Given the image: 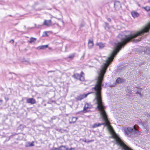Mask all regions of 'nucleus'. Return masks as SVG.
I'll return each mask as SVG.
<instances>
[{
    "instance_id": "nucleus-26",
    "label": "nucleus",
    "mask_w": 150,
    "mask_h": 150,
    "mask_svg": "<svg viewBox=\"0 0 150 150\" xmlns=\"http://www.w3.org/2000/svg\"><path fill=\"white\" fill-rule=\"evenodd\" d=\"M2 101L1 100H0V105H1L2 103Z\"/></svg>"
},
{
    "instance_id": "nucleus-27",
    "label": "nucleus",
    "mask_w": 150,
    "mask_h": 150,
    "mask_svg": "<svg viewBox=\"0 0 150 150\" xmlns=\"http://www.w3.org/2000/svg\"><path fill=\"white\" fill-rule=\"evenodd\" d=\"M108 21H110V22L111 21V19L110 18H108Z\"/></svg>"
},
{
    "instance_id": "nucleus-8",
    "label": "nucleus",
    "mask_w": 150,
    "mask_h": 150,
    "mask_svg": "<svg viewBox=\"0 0 150 150\" xmlns=\"http://www.w3.org/2000/svg\"><path fill=\"white\" fill-rule=\"evenodd\" d=\"M93 40L92 39H90L88 42V46L89 48L91 49L93 47Z\"/></svg>"
},
{
    "instance_id": "nucleus-9",
    "label": "nucleus",
    "mask_w": 150,
    "mask_h": 150,
    "mask_svg": "<svg viewBox=\"0 0 150 150\" xmlns=\"http://www.w3.org/2000/svg\"><path fill=\"white\" fill-rule=\"evenodd\" d=\"M114 6L116 8H118L121 7V4L118 1H116L115 2Z\"/></svg>"
},
{
    "instance_id": "nucleus-7",
    "label": "nucleus",
    "mask_w": 150,
    "mask_h": 150,
    "mask_svg": "<svg viewBox=\"0 0 150 150\" xmlns=\"http://www.w3.org/2000/svg\"><path fill=\"white\" fill-rule=\"evenodd\" d=\"M26 101L28 103H30L32 104H34L36 103L35 100L33 98H28L27 99Z\"/></svg>"
},
{
    "instance_id": "nucleus-10",
    "label": "nucleus",
    "mask_w": 150,
    "mask_h": 150,
    "mask_svg": "<svg viewBox=\"0 0 150 150\" xmlns=\"http://www.w3.org/2000/svg\"><path fill=\"white\" fill-rule=\"evenodd\" d=\"M131 13L132 17L134 18L137 17L139 16V13L135 11H132Z\"/></svg>"
},
{
    "instance_id": "nucleus-11",
    "label": "nucleus",
    "mask_w": 150,
    "mask_h": 150,
    "mask_svg": "<svg viewBox=\"0 0 150 150\" xmlns=\"http://www.w3.org/2000/svg\"><path fill=\"white\" fill-rule=\"evenodd\" d=\"M104 123H98V124L96 123L94 124L93 126H92V127L93 128H95L97 127H98V126H99L101 125H103L104 124Z\"/></svg>"
},
{
    "instance_id": "nucleus-28",
    "label": "nucleus",
    "mask_w": 150,
    "mask_h": 150,
    "mask_svg": "<svg viewBox=\"0 0 150 150\" xmlns=\"http://www.w3.org/2000/svg\"><path fill=\"white\" fill-rule=\"evenodd\" d=\"M45 35H46L47 36H48V35H47V32H45Z\"/></svg>"
},
{
    "instance_id": "nucleus-1",
    "label": "nucleus",
    "mask_w": 150,
    "mask_h": 150,
    "mask_svg": "<svg viewBox=\"0 0 150 150\" xmlns=\"http://www.w3.org/2000/svg\"><path fill=\"white\" fill-rule=\"evenodd\" d=\"M125 134L129 135L132 133H137L139 134H140V132H139L137 129V127L135 125L133 127H128L125 128L124 129Z\"/></svg>"
},
{
    "instance_id": "nucleus-5",
    "label": "nucleus",
    "mask_w": 150,
    "mask_h": 150,
    "mask_svg": "<svg viewBox=\"0 0 150 150\" xmlns=\"http://www.w3.org/2000/svg\"><path fill=\"white\" fill-rule=\"evenodd\" d=\"M78 118L76 117H71L69 119V123H75L77 120Z\"/></svg>"
},
{
    "instance_id": "nucleus-15",
    "label": "nucleus",
    "mask_w": 150,
    "mask_h": 150,
    "mask_svg": "<svg viewBox=\"0 0 150 150\" xmlns=\"http://www.w3.org/2000/svg\"><path fill=\"white\" fill-rule=\"evenodd\" d=\"M59 150H68V148L65 146H62L59 147Z\"/></svg>"
},
{
    "instance_id": "nucleus-22",
    "label": "nucleus",
    "mask_w": 150,
    "mask_h": 150,
    "mask_svg": "<svg viewBox=\"0 0 150 150\" xmlns=\"http://www.w3.org/2000/svg\"><path fill=\"white\" fill-rule=\"evenodd\" d=\"M52 150H59V147L58 148H53L52 149Z\"/></svg>"
},
{
    "instance_id": "nucleus-21",
    "label": "nucleus",
    "mask_w": 150,
    "mask_h": 150,
    "mask_svg": "<svg viewBox=\"0 0 150 150\" xmlns=\"http://www.w3.org/2000/svg\"><path fill=\"white\" fill-rule=\"evenodd\" d=\"M74 54H71V55H69V58H72L74 57Z\"/></svg>"
},
{
    "instance_id": "nucleus-16",
    "label": "nucleus",
    "mask_w": 150,
    "mask_h": 150,
    "mask_svg": "<svg viewBox=\"0 0 150 150\" xmlns=\"http://www.w3.org/2000/svg\"><path fill=\"white\" fill-rule=\"evenodd\" d=\"M48 47V45H46L39 46L38 47V48L40 49H44L47 48Z\"/></svg>"
},
{
    "instance_id": "nucleus-18",
    "label": "nucleus",
    "mask_w": 150,
    "mask_h": 150,
    "mask_svg": "<svg viewBox=\"0 0 150 150\" xmlns=\"http://www.w3.org/2000/svg\"><path fill=\"white\" fill-rule=\"evenodd\" d=\"M34 142H32L31 143L29 142L27 143V145L26 146H34Z\"/></svg>"
},
{
    "instance_id": "nucleus-23",
    "label": "nucleus",
    "mask_w": 150,
    "mask_h": 150,
    "mask_svg": "<svg viewBox=\"0 0 150 150\" xmlns=\"http://www.w3.org/2000/svg\"><path fill=\"white\" fill-rule=\"evenodd\" d=\"M93 141H94V140H89V141H87V143H89V142H93Z\"/></svg>"
},
{
    "instance_id": "nucleus-3",
    "label": "nucleus",
    "mask_w": 150,
    "mask_h": 150,
    "mask_svg": "<svg viewBox=\"0 0 150 150\" xmlns=\"http://www.w3.org/2000/svg\"><path fill=\"white\" fill-rule=\"evenodd\" d=\"M92 93L93 92H90L88 93L87 94L81 95L79 96H77V97L76 98V99L77 100H81L82 99L86 98L89 94Z\"/></svg>"
},
{
    "instance_id": "nucleus-25",
    "label": "nucleus",
    "mask_w": 150,
    "mask_h": 150,
    "mask_svg": "<svg viewBox=\"0 0 150 150\" xmlns=\"http://www.w3.org/2000/svg\"><path fill=\"white\" fill-rule=\"evenodd\" d=\"M94 61V62H96L95 61V60L96 61H99V59H93Z\"/></svg>"
},
{
    "instance_id": "nucleus-17",
    "label": "nucleus",
    "mask_w": 150,
    "mask_h": 150,
    "mask_svg": "<svg viewBox=\"0 0 150 150\" xmlns=\"http://www.w3.org/2000/svg\"><path fill=\"white\" fill-rule=\"evenodd\" d=\"M142 8L147 11H150V7L149 6H147L146 7H142Z\"/></svg>"
},
{
    "instance_id": "nucleus-20",
    "label": "nucleus",
    "mask_w": 150,
    "mask_h": 150,
    "mask_svg": "<svg viewBox=\"0 0 150 150\" xmlns=\"http://www.w3.org/2000/svg\"><path fill=\"white\" fill-rule=\"evenodd\" d=\"M105 24H106V26L105 27V30H108L109 29V28L108 27V23H105Z\"/></svg>"
},
{
    "instance_id": "nucleus-13",
    "label": "nucleus",
    "mask_w": 150,
    "mask_h": 150,
    "mask_svg": "<svg viewBox=\"0 0 150 150\" xmlns=\"http://www.w3.org/2000/svg\"><path fill=\"white\" fill-rule=\"evenodd\" d=\"M36 38L32 37L30 38L29 42L30 43H34L36 41Z\"/></svg>"
},
{
    "instance_id": "nucleus-19",
    "label": "nucleus",
    "mask_w": 150,
    "mask_h": 150,
    "mask_svg": "<svg viewBox=\"0 0 150 150\" xmlns=\"http://www.w3.org/2000/svg\"><path fill=\"white\" fill-rule=\"evenodd\" d=\"M142 90V89L139 88L138 90L136 91L137 94L139 95L140 97H142V95L141 94V91Z\"/></svg>"
},
{
    "instance_id": "nucleus-6",
    "label": "nucleus",
    "mask_w": 150,
    "mask_h": 150,
    "mask_svg": "<svg viewBox=\"0 0 150 150\" xmlns=\"http://www.w3.org/2000/svg\"><path fill=\"white\" fill-rule=\"evenodd\" d=\"M43 25H46L47 26H50L52 25V22L51 20L47 21L45 20Z\"/></svg>"
},
{
    "instance_id": "nucleus-24",
    "label": "nucleus",
    "mask_w": 150,
    "mask_h": 150,
    "mask_svg": "<svg viewBox=\"0 0 150 150\" xmlns=\"http://www.w3.org/2000/svg\"><path fill=\"white\" fill-rule=\"evenodd\" d=\"M14 40H11L10 41V42L12 43L13 44L14 42Z\"/></svg>"
},
{
    "instance_id": "nucleus-4",
    "label": "nucleus",
    "mask_w": 150,
    "mask_h": 150,
    "mask_svg": "<svg viewBox=\"0 0 150 150\" xmlns=\"http://www.w3.org/2000/svg\"><path fill=\"white\" fill-rule=\"evenodd\" d=\"M92 108V106L90 104L88 103H86L84 107L83 111L84 112L86 113L88 111L87 110L88 109L91 108Z\"/></svg>"
},
{
    "instance_id": "nucleus-29",
    "label": "nucleus",
    "mask_w": 150,
    "mask_h": 150,
    "mask_svg": "<svg viewBox=\"0 0 150 150\" xmlns=\"http://www.w3.org/2000/svg\"><path fill=\"white\" fill-rule=\"evenodd\" d=\"M84 142H86L87 143V141L85 139V140H83V141Z\"/></svg>"
},
{
    "instance_id": "nucleus-2",
    "label": "nucleus",
    "mask_w": 150,
    "mask_h": 150,
    "mask_svg": "<svg viewBox=\"0 0 150 150\" xmlns=\"http://www.w3.org/2000/svg\"><path fill=\"white\" fill-rule=\"evenodd\" d=\"M84 74L83 72H81V75L78 74H74V77L76 79H79L81 81H83L84 80Z\"/></svg>"
},
{
    "instance_id": "nucleus-12",
    "label": "nucleus",
    "mask_w": 150,
    "mask_h": 150,
    "mask_svg": "<svg viewBox=\"0 0 150 150\" xmlns=\"http://www.w3.org/2000/svg\"><path fill=\"white\" fill-rule=\"evenodd\" d=\"M122 81H123V80L121 78H119L116 80V84L121 83Z\"/></svg>"
},
{
    "instance_id": "nucleus-14",
    "label": "nucleus",
    "mask_w": 150,
    "mask_h": 150,
    "mask_svg": "<svg viewBox=\"0 0 150 150\" xmlns=\"http://www.w3.org/2000/svg\"><path fill=\"white\" fill-rule=\"evenodd\" d=\"M96 45L99 47L100 48H102L104 47V44L102 43H99L96 44Z\"/></svg>"
}]
</instances>
